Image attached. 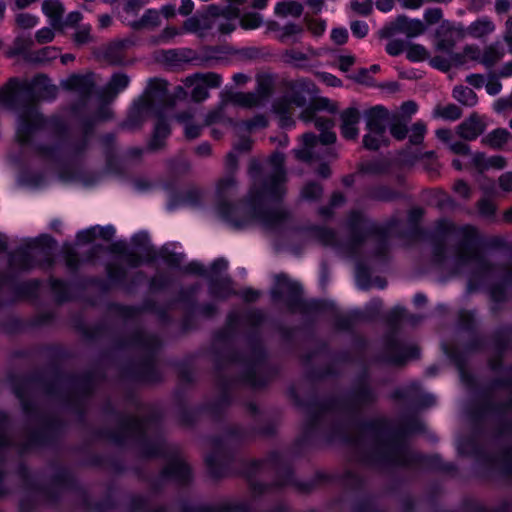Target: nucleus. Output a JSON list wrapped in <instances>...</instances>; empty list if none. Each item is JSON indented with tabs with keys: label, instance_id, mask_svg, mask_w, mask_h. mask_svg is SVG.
<instances>
[{
	"label": "nucleus",
	"instance_id": "obj_1",
	"mask_svg": "<svg viewBox=\"0 0 512 512\" xmlns=\"http://www.w3.org/2000/svg\"><path fill=\"white\" fill-rule=\"evenodd\" d=\"M285 156L278 151L273 152L266 163L252 159L248 174L252 184L247 199L234 208L228 202L238 189V182L233 174H226L216 183L217 209L228 218L235 227L241 228L255 221L264 227L274 228L288 218V212L278 201L286 192Z\"/></svg>",
	"mask_w": 512,
	"mask_h": 512
},
{
	"label": "nucleus",
	"instance_id": "obj_2",
	"mask_svg": "<svg viewBox=\"0 0 512 512\" xmlns=\"http://www.w3.org/2000/svg\"><path fill=\"white\" fill-rule=\"evenodd\" d=\"M357 442H369L373 450V459L391 464H406L405 446L384 420H378L365 426L362 437Z\"/></svg>",
	"mask_w": 512,
	"mask_h": 512
},
{
	"label": "nucleus",
	"instance_id": "obj_3",
	"mask_svg": "<svg viewBox=\"0 0 512 512\" xmlns=\"http://www.w3.org/2000/svg\"><path fill=\"white\" fill-rule=\"evenodd\" d=\"M347 226L350 230V238L344 244H339L334 231L328 228H318L315 231V236L324 245L339 246L346 254L354 255L366 236L374 231V225L362 213L353 211L348 216Z\"/></svg>",
	"mask_w": 512,
	"mask_h": 512
},
{
	"label": "nucleus",
	"instance_id": "obj_4",
	"mask_svg": "<svg viewBox=\"0 0 512 512\" xmlns=\"http://www.w3.org/2000/svg\"><path fill=\"white\" fill-rule=\"evenodd\" d=\"M479 350V339L477 335H474L471 337V340L469 342L462 343L460 346H458L454 353L453 357L456 361V364L458 366L461 381L465 388L467 389L468 393L471 395L477 394V388H478V381L477 377L472 375L466 368L464 363V356H470L473 354H477Z\"/></svg>",
	"mask_w": 512,
	"mask_h": 512
},
{
	"label": "nucleus",
	"instance_id": "obj_5",
	"mask_svg": "<svg viewBox=\"0 0 512 512\" xmlns=\"http://www.w3.org/2000/svg\"><path fill=\"white\" fill-rule=\"evenodd\" d=\"M47 122L38 112L35 105H28L19 115V123L17 128V139L21 144H26L31 137L39 130L45 128Z\"/></svg>",
	"mask_w": 512,
	"mask_h": 512
},
{
	"label": "nucleus",
	"instance_id": "obj_6",
	"mask_svg": "<svg viewBox=\"0 0 512 512\" xmlns=\"http://www.w3.org/2000/svg\"><path fill=\"white\" fill-rule=\"evenodd\" d=\"M463 232L464 238L457 250L458 267L461 269L468 266L472 269H478L480 257L477 246V231L475 228L466 227Z\"/></svg>",
	"mask_w": 512,
	"mask_h": 512
},
{
	"label": "nucleus",
	"instance_id": "obj_7",
	"mask_svg": "<svg viewBox=\"0 0 512 512\" xmlns=\"http://www.w3.org/2000/svg\"><path fill=\"white\" fill-rule=\"evenodd\" d=\"M467 34L477 36L476 29L470 27L465 31L450 25L442 24L435 33L436 52L455 54L453 50L456 43L462 40Z\"/></svg>",
	"mask_w": 512,
	"mask_h": 512
},
{
	"label": "nucleus",
	"instance_id": "obj_8",
	"mask_svg": "<svg viewBox=\"0 0 512 512\" xmlns=\"http://www.w3.org/2000/svg\"><path fill=\"white\" fill-rule=\"evenodd\" d=\"M286 95L296 107H304L318 92L316 85L309 79L301 78L286 83Z\"/></svg>",
	"mask_w": 512,
	"mask_h": 512
},
{
	"label": "nucleus",
	"instance_id": "obj_9",
	"mask_svg": "<svg viewBox=\"0 0 512 512\" xmlns=\"http://www.w3.org/2000/svg\"><path fill=\"white\" fill-rule=\"evenodd\" d=\"M167 94V82L161 79H152L149 82V91L139 99L135 107L141 115L149 114L154 109L156 101H164Z\"/></svg>",
	"mask_w": 512,
	"mask_h": 512
},
{
	"label": "nucleus",
	"instance_id": "obj_10",
	"mask_svg": "<svg viewBox=\"0 0 512 512\" xmlns=\"http://www.w3.org/2000/svg\"><path fill=\"white\" fill-rule=\"evenodd\" d=\"M45 255L50 261V254L47 249L40 247H32L14 252L10 258V265L16 269L26 270L33 266L34 259Z\"/></svg>",
	"mask_w": 512,
	"mask_h": 512
},
{
	"label": "nucleus",
	"instance_id": "obj_11",
	"mask_svg": "<svg viewBox=\"0 0 512 512\" xmlns=\"http://www.w3.org/2000/svg\"><path fill=\"white\" fill-rule=\"evenodd\" d=\"M366 128L374 134L386 132V124L390 121L389 111L383 106H375L366 111Z\"/></svg>",
	"mask_w": 512,
	"mask_h": 512
},
{
	"label": "nucleus",
	"instance_id": "obj_12",
	"mask_svg": "<svg viewBox=\"0 0 512 512\" xmlns=\"http://www.w3.org/2000/svg\"><path fill=\"white\" fill-rule=\"evenodd\" d=\"M340 119V129L342 136L348 140H355L359 134L357 128V125L360 121L359 110L354 107H349L341 112Z\"/></svg>",
	"mask_w": 512,
	"mask_h": 512
},
{
	"label": "nucleus",
	"instance_id": "obj_13",
	"mask_svg": "<svg viewBox=\"0 0 512 512\" xmlns=\"http://www.w3.org/2000/svg\"><path fill=\"white\" fill-rule=\"evenodd\" d=\"M131 44V41L128 39L112 41L104 49V59L112 65L123 64L126 51Z\"/></svg>",
	"mask_w": 512,
	"mask_h": 512
},
{
	"label": "nucleus",
	"instance_id": "obj_14",
	"mask_svg": "<svg viewBox=\"0 0 512 512\" xmlns=\"http://www.w3.org/2000/svg\"><path fill=\"white\" fill-rule=\"evenodd\" d=\"M163 476L184 484L189 481L190 468L183 459L175 458L166 465Z\"/></svg>",
	"mask_w": 512,
	"mask_h": 512
},
{
	"label": "nucleus",
	"instance_id": "obj_15",
	"mask_svg": "<svg viewBox=\"0 0 512 512\" xmlns=\"http://www.w3.org/2000/svg\"><path fill=\"white\" fill-rule=\"evenodd\" d=\"M197 59V53L190 48L170 49L161 52V60L170 66H179Z\"/></svg>",
	"mask_w": 512,
	"mask_h": 512
},
{
	"label": "nucleus",
	"instance_id": "obj_16",
	"mask_svg": "<svg viewBox=\"0 0 512 512\" xmlns=\"http://www.w3.org/2000/svg\"><path fill=\"white\" fill-rule=\"evenodd\" d=\"M389 359L395 364H401L405 359L418 355V348L414 345H404L398 341L391 340L388 344Z\"/></svg>",
	"mask_w": 512,
	"mask_h": 512
},
{
	"label": "nucleus",
	"instance_id": "obj_17",
	"mask_svg": "<svg viewBox=\"0 0 512 512\" xmlns=\"http://www.w3.org/2000/svg\"><path fill=\"white\" fill-rule=\"evenodd\" d=\"M494 149L512 151V134L504 128H498L487 134L483 140Z\"/></svg>",
	"mask_w": 512,
	"mask_h": 512
},
{
	"label": "nucleus",
	"instance_id": "obj_18",
	"mask_svg": "<svg viewBox=\"0 0 512 512\" xmlns=\"http://www.w3.org/2000/svg\"><path fill=\"white\" fill-rule=\"evenodd\" d=\"M65 87L87 97L94 88L93 77L92 75H72L66 80Z\"/></svg>",
	"mask_w": 512,
	"mask_h": 512
},
{
	"label": "nucleus",
	"instance_id": "obj_19",
	"mask_svg": "<svg viewBox=\"0 0 512 512\" xmlns=\"http://www.w3.org/2000/svg\"><path fill=\"white\" fill-rule=\"evenodd\" d=\"M399 33L405 34L408 38L422 35L426 31L425 24L419 19H409L405 15L397 17Z\"/></svg>",
	"mask_w": 512,
	"mask_h": 512
},
{
	"label": "nucleus",
	"instance_id": "obj_20",
	"mask_svg": "<svg viewBox=\"0 0 512 512\" xmlns=\"http://www.w3.org/2000/svg\"><path fill=\"white\" fill-rule=\"evenodd\" d=\"M214 24V21L209 17H190L184 21L183 30L185 32L196 33L199 36H203L206 31L213 27Z\"/></svg>",
	"mask_w": 512,
	"mask_h": 512
},
{
	"label": "nucleus",
	"instance_id": "obj_21",
	"mask_svg": "<svg viewBox=\"0 0 512 512\" xmlns=\"http://www.w3.org/2000/svg\"><path fill=\"white\" fill-rule=\"evenodd\" d=\"M315 55L316 53L312 49H308L307 53L298 49H287L282 53V60L288 65L303 67Z\"/></svg>",
	"mask_w": 512,
	"mask_h": 512
},
{
	"label": "nucleus",
	"instance_id": "obj_22",
	"mask_svg": "<svg viewBox=\"0 0 512 512\" xmlns=\"http://www.w3.org/2000/svg\"><path fill=\"white\" fill-rule=\"evenodd\" d=\"M302 141L304 147L295 150L294 155L300 161L310 162L314 159L312 149L316 146L318 142L317 137L313 133H305L302 136Z\"/></svg>",
	"mask_w": 512,
	"mask_h": 512
},
{
	"label": "nucleus",
	"instance_id": "obj_23",
	"mask_svg": "<svg viewBox=\"0 0 512 512\" xmlns=\"http://www.w3.org/2000/svg\"><path fill=\"white\" fill-rule=\"evenodd\" d=\"M170 134L168 123L164 119H159L155 125L153 138L149 143L150 150H159L164 146V140Z\"/></svg>",
	"mask_w": 512,
	"mask_h": 512
},
{
	"label": "nucleus",
	"instance_id": "obj_24",
	"mask_svg": "<svg viewBox=\"0 0 512 512\" xmlns=\"http://www.w3.org/2000/svg\"><path fill=\"white\" fill-rule=\"evenodd\" d=\"M480 132V121L476 114H473L468 120L464 121L458 127V134L465 140H474Z\"/></svg>",
	"mask_w": 512,
	"mask_h": 512
},
{
	"label": "nucleus",
	"instance_id": "obj_25",
	"mask_svg": "<svg viewBox=\"0 0 512 512\" xmlns=\"http://www.w3.org/2000/svg\"><path fill=\"white\" fill-rule=\"evenodd\" d=\"M33 88L44 99H52L57 94V87L50 84V80L44 75H38L33 80Z\"/></svg>",
	"mask_w": 512,
	"mask_h": 512
},
{
	"label": "nucleus",
	"instance_id": "obj_26",
	"mask_svg": "<svg viewBox=\"0 0 512 512\" xmlns=\"http://www.w3.org/2000/svg\"><path fill=\"white\" fill-rule=\"evenodd\" d=\"M505 55V50L500 42H495L487 46L482 52V64L492 66L500 61Z\"/></svg>",
	"mask_w": 512,
	"mask_h": 512
},
{
	"label": "nucleus",
	"instance_id": "obj_27",
	"mask_svg": "<svg viewBox=\"0 0 512 512\" xmlns=\"http://www.w3.org/2000/svg\"><path fill=\"white\" fill-rule=\"evenodd\" d=\"M43 12L51 19V25L56 27L64 13V8L59 0H45L42 4Z\"/></svg>",
	"mask_w": 512,
	"mask_h": 512
},
{
	"label": "nucleus",
	"instance_id": "obj_28",
	"mask_svg": "<svg viewBox=\"0 0 512 512\" xmlns=\"http://www.w3.org/2000/svg\"><path fill=\"white\" fill-rule=\"evenodd\" d=\"M314 122H315V127L318 130L322 131L321 136H320V141L324 145L334 143L336 140V135L334 132L329 131L334 125L333 121L329 118L316 117Z\"/></svg>",
	"mask_w": 512,
	"mask_h": 512
},
{
	"label": "nucleus",
	"instance_id": "obj_29",
	"mask_svg": "<svg viewBox=\"0 0 512 512\" xmlns=\"http://www.w3.org/2000/svg\"><path fill=\"white\" fill-rule=\"evenodd\" d=\"M293 106L295 105L290 101V97L288 95H285L274 102L273 109L275 113L281 117L283 125H286L291 120V116L294 111Z\"/></svg>",
	"mask_w": 512,
	"mask_h": 512
},
{
	"label": "nucleus",
	"instance_id": "obj_30",
	"mask_svg": "<svg viewBox=\"0 0 512 512\" xmlns=\"http://www.w3.org/2000/svg\"><path fill=\"white\" fill-rule=\"evenodd\" d=\"M129 84V77L123 73L114 74L105 90V96L113 99L119 91L125 89Z\"/></svg>",
	"mask_w": 512,
	"mask_h": 512
},
{
	"label": "nucleus",
	"instance_id": "obj_31",
	"mask_svg": "<svg viewBox=\"0 0 512 512\" xmlns=\"http://www.w3.org/2000/svg\"><path fill=\"white\" fill-rule=\"evenodd\" d=\"M160 24L159 13L156 10L149 9L144 15L138 20L131 24V27L135 30L140 29H153Z\"/></svg>",
	"mask_w": 512,
	"mask_h": 512
},
{
	"label": "nucleus",
	"instance_id": "obj_32",
	"mask_svg": "<svg viewBox=\"0 0 512 512\" xmlns=\"http://www.w3.org/2000/svg\"><path fill=\"white\" fill-rule=\"evenodd\" d=\"M303 12V6L296 1L280 2L275 7V14L280 17H300Z\"/></svg>",
	"mask_w": 512,
	"mask_h": 512
},
{
	"label": "nucleus",
	"instance_id": "obj_33",
	"mask_svg": "<svg viewBox=\"0 0 512 512\" xmlns=\"http://www.w3.org/2000/svg\"><path fill=\"white\" fill-rule=\"evenodd\" d=\"M480 57V50L477 46L467 45L461 53H455L454 61L455 66L465 65L470 62H475Z\"/></svg>",
	"mask_w": 512,
	"mask_h": 512
},
{
	"label": "nucleus",
	"instance_id": "obj_34",
	"mask_svg": "<svg viewBox=\"0 0 512 512\" xmlns=\"http://www.w3.org/2000/svg\"><path fill=\"white\" fill-rule=\"evenodd\" d=\"M273 89L274 79L272 76L263 74L257 77V91L255 94L259 95L262 102L272 94Z\"/></svg>",
	"mask_w": 512,
	"mask_h": 512
},
{
	"label": "nucleus",
	"instance_id": "obj_35",
	"mask_svg": "<svg viewBox=\"0 0 512 512\" xmlns=\"http://www.w3.org/2000/svg\"><path fill=\"white\" fill-rule=\"evenodd\" d=\"M18 88V81L10 79L0 88V106L11 107L14 101V94Z\"/></svg>",
	"mask_w": 512,
	"mask_h": 512
},
{
	"label": "nucleus",
	"instance_id": "obj_36",
	"mask_svg": "<svg viewBox=\"0 0 512 512\" xmlns=\"http://www.w3.org/2000/svg\"><path fill=\"white\" fill-rule=\"evenodd\" d=\"M453 97L467 106H473L477 103V94L469 87L457 86L453 90Z\"/></svg>",
	"mask_w": 512,
	"mask_h": 512
},
{
	"label": "nucleus",
	"instance_id": "obj_37",
	"mask_svg": "<svg viewBox=\"0 0 512 512\" xmlns=\"http://www.w3.org/2000/svg\"><path fill=\"white\" fill-rule=\"evenodd\" d=\"M461 108L455 104H448L445 106L438 105L434 110V116L440 117L445 120H457L461 117Z\"/></svg>",
	"mask_w": 512,
	"mask_h": 512
},
{
	"label": "nucleus",
	"instance_id": "obj_38",
	"mask_svg": "<svg viewBox=\"0 0 512 512\" xmlns=\"http://www.w3.org/2000/svg\"><path fill=\"white\" fill-rule=\"evenodd\" d=\"M390 133L397 140H403L408 133L407 124L409 122L403 121L399 115H392L390 119Z\"/></svg>",
	"mask_w": 512,
	"mask_h": 512
},
{
	"label": "nucleus",
	"instance_id": "obj_39",
	"mask_svg": "<svg viewBox=\"0 0 512 512\" xmlns=\"http://www.w3.org/2000/svg\"><path fill=\"white\" fill-rule=\"evenodd\" d=\"M232 101L240 106L243 107H256L262 104V101L260 100L259 95H256L255 93L248 92H240L236 93L232 96Z\"/></svg>",
	"mask_w": 512,
	"mask_h": 512
},
{
	"label": "nucleus",
	"instance_id": "obj_40",
	"mask_svg": "<svg viewBox=\"0 0 512 512\" xmlns=\"http://www.w3.org/2000/svg\"><path fill=\"white\" fill-rule=\"evenodd\" d=\"M388 139L385 133L374 134L370 131L363 137V146L368 150H378L382 145H387Z\"/></svg>",
	"mask_w": 512,
	"mask_h": 512
},
{
	"label": "nucleus",
	"instance_id": "obj_41",
	"mask_svg": "<svg viewBox=\"0 0 512 512\" xmlns=\"http://www.w3.org/2000/svg\"><path fill=\"white\" fill-rule=\"evenodd\" d=\"M357 282L362 289H367L373 286L384 288L386 285V281L379 277L375 278L373 281H370L368 279L367 271L362 267H358L357 269Z\"/></svg>",
	"mask_w": 512,
	"mask_h": 512
},
{
	"label": "nucleus",
	"instance_id": "obj_42",
	"mask_svg": "<svg viewBox=\"0 0 512 512\" xmlns=\"http://www.w3.org/2000/svg\"><path fill=\"white\" fill-rule=\"evenodd\" d=\"M389 163L384 160L371 161L360 165V171L371 175H382L388 171Z\"/></svg>",
	"mask_w": 512,
	"mask_h": 512
},
{
	"label": "nucleus",
	"instance_id": "obj_43",
	"mask_svg": "<svg viewBox=\"0 0 512 512\" xmlns=\"http://www.w3.org/2000/svg\"><path fill=\"white\" fill-rule=\"evenodd\" d=\"M454 55L451 53H441L431 58L430 63L433 67L447 72L452 66H455Z\"/></svg>",
	"mask_w": 512,
	"mask_h": 512
},
{
	"label": "nucleus",
	"instance_id": "obj_44",
	"mask_svg": "<svg viewBox=\"0 0 512 512\" xmlns=\"http://www.w3.org/2000/svg\"><path fill=\"white\" fill-rule=\"evenodd\" d=\"M303 32V28L294 23H288L281 28V33L278 36L279 41L287 42L292 39L293 42H297L296 38L298 35H301Z\"/></svg>",
	"mask_w": 512,
	"mask_h": 512
},
{
	"label": "nucleus",
	"instance_id": "obj_45",
	"mask_svg": "<svg viewBox=\"0 0 512 512\" xmlns=\"http://www.w3.org/2000/svg\"><path fill=\"white\" fill-rule=\"evenodd\" d=\"M72 39L77 46H83L94 42V37L91 34V27L89 25L78 26L72 36Z\"/></svg>",
	"mask_w": 512,
	"mask_h": 512
},
{
	"label": "nucleus",
	"instance_id": "obj_46",
	"mask_svg": "<svg viewBox=\"0 0 512 512\" xmlns=\"http://www.w3.org/2000/svg\"><path fill=\"white\" fill-rule=\"evenodd\" d=\"M323 194V188L320 184L315 182L307 183L301 191V197L309 200L316 201L321 198Z\"/></svg>",
	"mask_w": 512,
	"mask_h": 512
},
{
	"label": "nucleus",
	"instance_id": "obj_47",
	"mask_svg": "<svg viewBox=\"0 0 512 512\" xmlns=\"http://www.w3.org/2000/svg\"><path fill=\"white\" fill-rule=\"evenodd\" d=\"M406 56L410 61L417 62L428 59L430 54L424 46L420 44H410L407 48Z\"/></svg>",
	"mask_w": 512,
	"mask_h": 512
},
{
	"label": "nucleus",
	"instance_id": "obj_48",
	"mask_svg": "<svg viewBox=\"0 0 512 512\" xmlns=\"http://www.w3.org/2000/svg\"><path fill=\"white\" fill-rule=\"evenodd\" d=\"M144 429V422L138 418H129L122 424V430L126 436L140 435Z\"/></svg>",
	"mask_w": 512,
	"mask_h": 512
},
{
	"label": "nucleus",
	"instance_id": "obj_49",
	"mask_svg": "<svg viewBox=\"0 0 512 512\" xmlns=\"http://www.w3.org/2000/svg\"><path fill=\"white\" fill-rule=\"evenodd\" d=\"M398 193L387 186H379L371 190L370 197L380 201H391L398 197Z\"/></svg>",
	"mask_w": 512,
	"mask_h": 512
},
{
	"label": "nucleus",
	"instance_id": "obj_50",
	"mask_svg": "<svg viewBox=\"0 0 512 512\" xmlns=\"http://www.w3.org/2000/svg\"><path fill=\"white\" fill-rule=\"evenodd\" d=\"M262 24V17L258 13H246L240 18V26L245 29H256Z\"/></svg>",
	"mask_w": 512,
	"mask_h": 512
},
{
	"label": "nucleus",
	"instance_id": "obj_51",
	"mask_svg": "<svg viewBox=\"0 0 512 512\" xmlns=\"http://www.w3.org/2000/svg\"><path fill=\"white\" fill-rule=\"evenodd\" d=\"M426 133V125L422 122H416L412 125L409 142L413 145L421 144Z\"/></svg>",
	"mask_w": 512,
	"mask_h": 512
},
{
	"label": "nucleus",
	"instance_id": "obj_52",
	"mask_svg": "<svg viewBox=\"0 0 512 512\" xmlns=\"http://www.w3.org/2000/svg\"><path fill=\"white\" fill-rule=\"evenodd\" d=\"M210 289L211 293L219 298H226L232 293L230 283L228 280H224L222 284H219L217 281L212 280Z\"/></svg>",
	"mask_w": 512,
	"mask_h": 512
},
{
	"label": "nucleus",
	"instance_id": "obj_53",
	"mask_svg": "<svg viewBox=\"0 0 512 512\" xmlns=\"http://www.w3.org/2000/svg\"><path fill=\"white\" fill-rule=\"evenodd\" d=\"M196 77H198L199 82L202 83L205 87L217 88L221 83V76L214 72L203 74L197 73Z\"/></svg>",
	"mask_w": 512,
	"mask_h": 512
},
{
	"label": "nucleus",
	"instance_id": "obj_54",
	"mask_svg": "<svg viewBox=\"0 0 512 512\" xmlns=\"http://www.w3.org/2000/svg\"><path fill=\"white\" fill-rule=\"evenodd\" d=\"M309 102L314 107L316 112L321 110H328L334 113L337 110V106L331 103L327 98L313 96Z\"/></svg>",
	"mask_w": 512,
	"mask_h": 512
},
{
	"label": "nucleus",
	"instance_id": "obj_55",
	"mask_svg": "<svg viewBox=\"0 0 512 512\" xmlns=\"http://www.w3.org/2000/svg\"><path fill=\"white\" fill-rule=\"evenodd\" d=\"M34 45L30 37H17L13 43V54H23L29 51Z\"/></svg>",
	"mask_w": 512,
	"mask_h": 512
},
{
	"label": "nucleus",
	"instance_id": "obj_56",
	"mask_svg": "<svg viewBox=\"0 0 512 512\" xmlns=\"http://www.w3.org/2000/svg\"><path fill=\"white\" fill-rule=\"evenodd\" d=\"M416 110L417 104L413 101H407L401 105L399 113H395L394 115H399L403 121L409 122L412 114H414Z\"/></svg>",
	"mask_w": 512,
	"mask_h": 512
},
{
	"label": "nucleus",
	"instance_id": "obj_57",
	"mask_svg": "<svg viewBox=\"0 0 512 512\" xmlns=\"http://www.w3.org/2000/svg\"><path fill=\"white\" fill-rule=\"evenodd\" d=\"M499 74L496 76V75H489L486 83H485V89H486V92L489 94V95H497L498 93H500L501 89H502V84L500 83L499 81Z\"/></svg>",
	"mask_w": 512,
	"mask_h": 512
},
{
	"label": "nucleus",
	"instance_id": "obj_58",
	"mask_svg": "<svg viewBox=\"0 0 512 512\" xmlns=\"http://www.w3.org/2000/svg\"><path fill=\"white\" fill-rule=\"evenodd\" d=\"M16 23L21 28L29 29L36 25L37 19L31 14L20 13L16 16Z\"/></svg>",
	"mask_w": 512,
	"mask_h": 512
},
{
	"label": "nucleus",
	"instance_id": "obj_59",
	"mask_svg": "<svg viewBox=\"0 0 512 512\" xmlns=\"http://www.w3.org/2000/svg\"><path fill=\"white\" fill-rule=\"evenodd\" d=\"M138 344L143 345L149 349L156 348L159 344L158 338L153 335H147L143 332L138 333L136 340Z\"/></svg>",
	"mask_w": 512,
	"mask_h": 512
},
{
	"label": "nucleus",
	"instance_id": "obj_60",
	"mask_svg": "<svg viewBox=\"0 0 512 512\" xmlns=\"http://www.w3.org/2000/svg\"><path fill=\"white\" fill-rule=\"evenodd\" d=\"M506 166V159L503 156L495 155L487 158L486 160H482V169L483 168H495V169H503Z\"/></svg>",
	"mask_w": 512,
	"mask_h": 512
},
{
	"label": "nucleus",
	"instance_id": "obj_61",
	"mask_svg": "<svg viewBox=\"0 0 512 512\" xmlns=\"http://www.w3.org/2000/svg\"><path fill=\"white\" fill-rule=\"evenodd\" d=\"M50 283L51 288L59 301H64L68 298L67 287L63 282L52 279Z\"/></svg>",
	"mask_w": 512,
	"mask_h": 512
},
{
	"label": "nucleus",
	"instance_id": "obj_62",
	"mask_svg": "<svg viewBox=\"0 0 512 512\" xmlns=\"http://www.w3.org/2000/svg\"><path fill=\"white\" fill-rule=\"evenodd\" d=\"M405 49V43L401 39H394L387 43L386 52L391 56L401 54Z\"/></svg>",
	"mask_w": 512,
	"mask_h": 512
},
{
	"label": "nucleus",
	"instance_id": "obj_63",
	"mask_svg": "<svg viewBox=\"0 0 512 512\" xmlns=\"http://www.w3.org/2000/svg\"><path fill=\"white\" fill-rule=\"evenodd\" d=\"M307 29L315 36H320L325 30V23L321 20L305 18Z\"/></svg>",
	"mask_w": 512,
	"mask_h": 512
},
{
	"label": "nucleus",
	"instance_id": "obj_64",
	"mask_svg": "<svg viewBox=\"0 0 512 512\" xmlns=\"http://www.w3.org/2000/svg\"><path fill=\"white\" fill-rule=\"evenodd\" d=\"M443 13L440 8H429L424 13L425 22L428 25L438 23L442 19Z\"/></svg>",
	"mask_w": 512,
	"mask_h": 512
}]
</instances>
